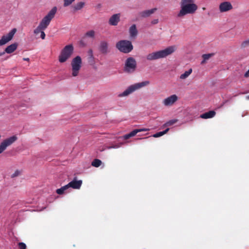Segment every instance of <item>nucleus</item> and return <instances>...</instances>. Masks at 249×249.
<instances>
[{
	"label": "nucleus",
	"mask_w": 249,
	"mask_h": 249,
	"mask_svg": "<svg viewBox=\"0 0 249 249\" xmlns=\"http://www.w3.org/2000/svg\"><path fill=\"white\" fill-rule=\"evenodd\" d=\"M56 11L57 7L56 6L53 7L48 14L43 18L36 28L34 30V34L37 35L48 27L51 21L54 18Z\"/></svg>",
	"instance_id": "f257e3e1"
},
{
	"label": "nucleus",
	"mask_w": 249,
	"mask_h": 249,
	"mask_svg": "<svg viewBox=\"0 0 249 249\" xmlns=\"http://www.w3.org/2000/svg\"><path fill=\"white\" fill-rule=\"evenodd\" d=\"M181 9L178 17H181L187 14H194L197 9V6L194 3V0H181Z\"/></svg>",
	"instance_id": "f03ea898"
},
{
	"label": "nucleus",
	"mask_w": 249,
	"mask_h": 249,
	"mask_svg": "<svg viewBox=\"0 0 249 249\" xmlns=\"http://www.w3.org/2000/svg\"><path fill=\"white\" fill-rule=\"evenodd\" d=\"M171 54V47H168L164 50L153 52L146 55V59L149 61L157 60L166 57Z\"/></svg>",
	"instance_id": "7ed1b4c3"
},
{
	"label": "nucleus",
	"mask_w": 249,
	"mask_h": 249,
	"mask_svg": "<svg viewBox=\"0 0 249 249\" xmlns=\"http://www.w3.org/2000/svg\"><path fill=\"white\" fill-rule=\"evenodd\" d=\"M150 82L149 81H145L140 83H137L129 86L123 92L119 95V97L126 96L133 93L135 91L139 89L142 87L148 86Z\"/></svg>",
	"instance_id": "20e7f679"
},
{
	"label": "nucleus",
	"mask_w": 249,
	"mask_h": 249,
	"mask_svg": "<svg viewBox=\"0 0 249 249\" xmlns=\"http://www.w3.org/2000/svg\"><path fill=\"white\" fill-rule=\"evenodd\" d=\"M74 48L72 44L66 45L61 51L58 56V60L60 63L65 62L69 59L73 53Z\"/></svg>",
	"instance_id": "39448f33"
},
{
	"label": "nucleus",
	"mask_w": 249,
	"mask_h": 249,
	"mask_svg": "<svg viewBox=\"0 0 249 249\" xmlns=\"http://www.w3.org/2000/svg\"><path fill=\"white\" fill-rule=\"evenodd\" d=\"M116 47L124 53H129L133 49L131 42L127 40H122L118 42L116 44Z\"/></svg>",
	"instance_id": "423d86ee"
},
{
	"label": "nucleus",
	"mask_w": 249,
	"mask_h": 249,
	"mask_svg": "<svg viewBox=\"0 0 249 249\" xmlns=\"http://www.w3.org/2000/svg\"><path fill=\"white\" fill-rule=\"evenodd\" d=\"M72 68V75L74 77L77 76L82 67V59L80 56H77L71 62Z\"/></svg>",
	"instance_id": "0eeeda50"
},
{
	"label": "nucleus",
	"mask_w": 249,
	"mask_h": 249,
	"mask_svg": "<svg viewBox=\"0 0 249 249\" xmlns=\"http://www.w3.org/2000/svg\"><path fill=\"white\" fill-rule=\"evenodd\" d=\"M136 61L133 57L128 58L125 62L124 70L125 72L131 73L134 72L136 68Z\"/></svg>",
	"instance_id": "6e6552de"
},
{
	"label": "nucleus",
	"mask_w": 249,
	"mask_h": 249,
	"mask_svg": "<svg viewBox=\"0 0 249 249\" xmlns=\"http://www.w3.org/2000/svg\"><path fill=\"white\" fill-rule=\"evenodd\" d=\"M18 140V137L13 136L3 140L0 144V154L2 153L8 146L12 145Z\"/></svg>",
	"instance_id": "1a4fd4ad"
},
{
	"label": "nucleus",
	"mask_w": 249,
	"mask_h": 249,
	"mask_svg": "<svg viewBox=\"0 0 249 249\" xmlns=\"http://www.w3.org/2000/svg\"><path fill=\"white\" fill-rule=\"evenodd\" d=\"M17 32L16 28H13L6 36H3L0 39V46H2L10 41Z\"/></svg>",
	"instance_id": "9d476101"
},
{
	"label": "nucleus",
	"mask_w": 249,
	"mask_h": 249,
	"mask_svg": "<svg viewBox=\"0 0 249 249\" xmlns=\"http://www.w3.org/2000/svg\"><path fill=\"white\" fill-rule=\"evenodd\" d=\"M233 9V6L229 1H224L220 3L219 10L220 13L228 12Z\"/></svg>",
	"instance_id": "9b49d317"
},
{
	"label": "nucleus",
	"mask_w": 249,
	"mask_h": 249,
	"mask_svg": "<svg viewBox=\"0 0 249 249\" xmlns=\"http://www.w3.org/2000/svg\"><path fill=\"white\" fill-rule=\"evenodd\" d=\"M98 49L99 52L103 54H107L110 52L108 48V43L105 40L101 41L100 42Z\"/></svg>",
	"instance_id": "f8f14e48"
},
{
	"label": "nucleus",
	"mask_w": 249,
	"mask_h": 249,
	"mask_svg": "<svg viewBox=\"0 0 249 249\" xmlns=\"http://www.w3.org/2000/svg\"><path fill=\"white\" fill-rule=\"evenodd\" d=\"M121 14L120 13L113 15L108 20V23L112 26H116L120 20Z\"/></svg>",
	"instance_id": "ddd939ff"
},
{
	"label": "nucleus",
	"mask_w": 249,
	"mask_h": 249,
	"mask_svg": "<svg viewBox=\"0 0 249 249\" xmlns=\"http://www.w3.org/2000/svg\"><path fill=\"white\" fill-rule=\"evenodd\" d=\"M82 184L81 180H77L76 178L74 179L68 184L69 188H72L74 189H79L80 188Z\"/></svg>",
	"instance_id": "4468645a"
},
{
	"label": "nucleus",
	"mask_w": 249,
	"mask_h": 249,
	"mask_svg": "<svg viewBox=\"0 0 249 249\" xmlns=\"http://www.w3.org/2000/svg\"><path fill=\"white\" fill-rule=\"evenodd\" d=\"M149 129L147 128H143V129H137L133 130L129 133L126 134L123 136V139L124 140H127L129 139L130 137L134 136L135 135H136L137 133H138L139 132L141 131H148Z\"/></svg>",
	"instance_id": "2eb2a0df"
},
{
	"label": "nucleus",
	"mask_w": 249,
	"mask_h": 249,
	"mask_svg": "<svg viewBox=\"0 0 249 249\" xmlns=\"http://www.w3.org/2000/svg\"><path fill=\"white\" fill-rule=\"evenodd\" d=\"M215 114V111H214V110H211L201 114L200 117L202 119H210L214 117Z\"/></svg>",
	"instance_id": "dca6fc26"
},
{
	"label": "nucleus",
	"mask_w": 249,
	"mask_h": 249,
	"mask_svg": "<svg viewBox=\"0 0 249 249\" xmlns=\"http://www.w3.org/2000/svg\"><path fill=\"white\" fill-rule=\"evenodd\" d=\"M156 10V8H153L150 10H145L140 12L139 15L142 18L148 17L154 13Z\"/></svg>",
	"instance_id": "f3484780"
},
{
	"label": "nucleus",
	"mask_w": 249,
	"mask_h": 249,
	"mask_svg": "<svg viewBox=\"0 0 249 249\" xmlns=\"http://www.w3.org/2000/svg\"><path fill=\"white\" fill-rule=\"evenodd\" d=\"M129 33L131 38H135L138 35V30L135 24H133L129 28Z\"/></svg>",
	"instance_id": "a211bd4d"
},
{
	"label": "nucleus",
	"mask_w": 249,
	"mask_h": 249,
	"mask_svg": "<svg viewBox=\"0 0 249 249\" xmlns=\"http://www.w3.org/2000/svg\"><path fill=\"white\" fill-rule=\"evenodd\" d=\"M18 44L17 43H13L7 46L5 49V53H11L14 52L17 48Z\"/></svg>",
	"instance_id": "6ab92c4d"
},
{
	"label": "nucleus",
	"mask_w": 249,
	"mask_h": 249,
	"mask_svg": "<svg viewBox=\"0 0 249 249\" xmlns=\"http://www.w3.org/2000/svg\"><path fill=\"white\" fill-rule=\"evenodd\" d=\"M88 62L91 65H93L94 64V57L93 56V51L91 49H90L88 51Z\"/></svg>",
	"instance_id": "aec40b11"
},
{
	"label": "nucleus",
	"mask_w": 249,
	"mask_h": 249,
	"mask_svg": "<svg viewBox=\"0 0 249 249\" xmlns=\"http://www.w3.org/2000/svg\"><path fill=\"white\" fill-rule=\"evenodd\" d=\"M85 5V2H79L75 4L72 6L73 10L74 11H76L78 10H80L82 9Z\"/></svg>",
	"instance_id": "412c9836"
},
{
	"label": "nucleus",
	"mask_w": 249,
	"mask_h": 249,
	"mask_svg": "<svg viewBox=\"0 0 249 249\" xmlns=\"http://www.w3.org/2000/svg\"><path fill=\"white\" fill-rule=\"evenodd\" d=\"M192 69H189L188 71H186L184 73L180 75V78L181 79H185L187 78L192 73Z\"/></svg>",
	"instance_id": "4be33fe9"
},
{
	"label": "nucleus",
	"mask_w": 249,
	"mask_h": 249,
	"mask_svg": "<svg viewBox=\"0 0 249 249\" xmlns=\"http://www.w3.org/2000/svg\"><path fill=\"white\" fill-rule=\"evenodd\" d=\"M69 186L68 185V184L61 187L59 189H57L56 191V192L57 194L58 195H62L64 194V192L67 190L68 189H69Z\"/></svg>",
	"instance_id": "5701e85b"
},
{
	"label": "nucleus",
	"mask_w": 249,
	"mask_h": 249,
	"mask_svg": "<svg viewBox=\"0 0 249 249\" xmlns=\"http://www.w3.org/2000/svg\"><path fill=\"white\" fill-rule=\"evenodd\" d=\"M169 130V128H166L165 130L157 132L153 135V137L155 138L160 137L162 136L164 134H166Z\"/></svg>",
	"instance_id": "b1692460"
},
{
	"label": "nucleus",
	"mask_w": 249,
	"mask_h": 249,
	"mask_svg": "<svg viewBox=\"0 0 249 249\" xmlns=\"http://www.w3.org/2000/svg\"><path fill=\"white\" fill-rule=\"evenodd\" d=\"M101 164V160L97 159H94L91 162V165L95 167H99Z\"/></svg>",
	"instance_id": "393cba45"
},
{
	"label": "nucleus",
	"mask_w": 249,
	"mask_h": 249,
	"mask_svg": "<svg viewBox=\"0 0 249 249\" xmlns=\"http://www.w3.org/2000/svg\"><path fill=\"white\" fill-rule=\"evenodd\" d=\"M95 32L94 30H89L87 32L85 35V36L89 37L91 38H94Z\"/></svg>",
	"instance_id": "a878e982"
},
{
	"label": "nucleus",
	"mask_w": 249,
	"mask_h": 249,
	"mask_svg": "<svg viewBox=\"0 0 249 249\" xmlns=\"http://www.w3.org/2000/svg\"><path fill=\"white\" fill-rule=\"evenodd\" d=\"M212 55L213 54L211 53L203 54L202 58H203V60L201 62V64L204 63L206 60H208Z\"/></svg>",
	"instance_id": "bb28decb"
},
{
	"label": "nucleus",
	"mask_w": 249,
	"mask_h": 249,
	"mask_svg": "<svg viewBox=\"0 0 249 249\" xmlns=\"http://www.w3.org/2000/svg\"><path fill=\"white\" fill-rule=\"evenodd\" d=\"M249 46V38L243 41L241 44V48H245Z\"/></svg>",
	"instance_id": "cd10ccee"
},
{
	"label": "nucleus",
	"mask_w": 249,
	"mask_h": 249,
	"mask_svg": "<svg viewBox=\"0 0 249 249\" xmlns=\"http://www.w3.org/2000/svg\"><path fill=\"white\" fill-rule=\"evenodd\" d=\"M75 0H64L63 5L67 7L72 4Z\"/></svg>",
	"instance_id": "c85d7f7f"
},
{
	"label": "nucleus",
	"mask_w": 249,
	"mask_h": 249,
	"mask_svg": "<svg viewBox=\"0 0 249 249\" xmlns=\"http://www.w3.org/2000/svg\"><path fill=\"white\" fill-rule=\"evenodd\" d=\"M163 104L165 106L170 105L171 104V96L164 100Z\"/></svg>",
	"instance_id": "c756f323"
},
{
	"label": "nucleus",
	"mask_w": 249,
	"mask_h": 249,
	"mask_svg": "<svg viewBox=\"0 0 249 249\" xmlns=\"http://www.w3.org/2000/svg\"><path fill=\"white\" fill-rule=\"evenodd\" d=\"M18 247L19 249H26V245L23 242H19L18 243Z\"/></svg>",
	"instance_id": "7c9ffc66"
},
{
	"label": "nucleus",
	"mask_w": 249,
	"mask_h": 249,
	"mask_svg": "<svg viewBox=\"0 0 249 249\" xmlns=\"http://www.w3.org/2000/svg\"><path fill=\"white\" fill-rule=\"evenodd\" d=\"M20 171L18 170H16L14 174L11 175V178H14L19 175Z\"/></svg>",
	"instance_id": "2f4dec72"
},
{
	"label": "nucleus",
	"mask_w": 249,
	"mask_h": 249,
	"mask_svg": "<svg viewBox=\"0 0 249 249\" xmlns=\"http://www.w3.org/2000/svg\"><path fill=\"white\" fill-rule=\"evenodd\" d=\"M178 100V97L176 95H172V104Z\"/></svg>",
	"instance_id": "473e14b6"
},
{
	"label": "nucleus",
	"mask_w": 249,
	"mask_h": 249,
	"mask_svg": "<svg viewBox=\"0 0 249 249\" xmlns=\"http://www.w3.org/2000/svg\"><path fill=\"white\" fill-rule=\"evenodd\" d=\"M41 35H40V37L42 39H44L45 38V36H46V35L44 32V31H42L41 32V33H40Z\"/></svg>",
	"instance_id": "72a5a7b5"
},
{
	"label": "nucleus",
	"mask_w": 249,
	"mask_h": 249,
	"mask_svg": "<svg viewBox=\"0 0 249 249\" xmlns=\"http://www.w3.org/2000/svg\"><path fill=\"white\" fill-rule=\"evenodd\" d=\"M120 147V146L118 144H115V145H113L111 146H109L108 147V149H110V148H118Z\"/></svg>",
	"instance_id": "f704fd0d"
},
{
	"label": "nucleus",
	"mask_w": 249,
	"mask_h": 249,
	"mask_svg": "<svg viewBox=\"0 0 249 249\" xmlns=\"http://www.w3.org/2000/svg\"><path fill=\"white\" fill-rule=\"evenodd\" d=\"M165 126H170L171 125V121H168L166 124H164Z\"/></svg>",
	"instance_id": "c9c22d12"
},
{
	"label": "nucleus",
	"mask_w": 249,
	"mask_h": 249,
	"mask_svg": "<svg viewBox=\"0 0 249 249\" xmlns=\"http://www.w3.org/2000/svg\"><path fill=\"white\" fill-rule=\"evenodd\" d=\"M158 19H156V20H154L152 21V23L153 24H156L158 23Z\"/></svg>",
	"instance_id": "e433bc0d"
},
{
	"label": "nucleus",
	"mask_w": 249,
	"mask_h": 249,
	"mask_svg": "<svg viewBox=\"0 0 249 249\" xmlns=\"http://www.w3.org/2000/svg\"><path fill=\"white\" fill-rule=\"evenodd\" d=\"M5 52H0V56H2L3 55H4L5 54Z\"/></svg>",
	"instance_id": "4c0bfd02"
},
{
	"label": "nucleus",
	"mask_w": 249,
	"mask_h": 249,
	"mask_svg": "<svg viewBox=\"0 0 249 249\" xmlns=\"http://www.w3.org/2000/svg\"><path fill=\"white\" fill-rule=\"evenodd\" d=\"M176 122H177V120H172V124H174L176 123Z\"/></svg>",
	"instance_id": "58836bf2"
},
{
	"label": "nucleus",
	"mask_w": 249,
	"mask_h": 249,
	"mask_svg": "<svg viewBox=\"0 0 249 249\" xmlns=\"http://www.w3.org/2000/svg\"><path fill=\"white\" fill-rule=\"evenodd\" d=\"M23 60L24 61H29V58H24Z\"/></svg>",
	"instance_id": "ea45409f"
},
{
	"label": "nucleus",
	"mask_w": 249,
	"mask_h": 249,
	"mask_svg": "<svg viewBox=\"0 0 249 249\" xmlns=\"http://www.w3.org/2000/svg\"><path fill=\"white\" fill-rule=\"evenodd\" d=\"M174 47L172 46V53L174 52Z\"/></svg>",
	"instance_id": "a19ab883"
},
{
	"label": "nucleus",
	"mask_w": 249,
	"mask_h": 249,
	"mask_svg": "<svg viewBox=\"0 0 249 249\" xmlns=\"http://www.w3.org/2000/svg\"><path fill=\"white\" fill-rule=\"evenodd\" d=\"M246 98H247V99H249V96H247L246 97Z\"/></svg>",
	"instance_id": "79ce46f5"
}]
</instances>
